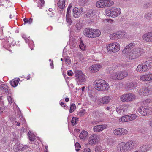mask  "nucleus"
Returning a JSON list of instances; mask_svg holds the SVG:
<instances>
[{
	"label": "nucleus",
	"mask_w": 152,
	"mask_h": 152,
	"mask_svg": "<svg viewBox=\"0 0 152 152\" xmlns=\"http://www.w3.org/2000/svg\"><path fill=\"white\" fill-rule=\"evenodd\" d=\"M136 44L132 42L126 46L122 51L123 53L125 54L126 57L129 60L136 59L142 56L145 52L144 49L140 47L134 48Z\"/></svg>",
	"instance_id": "nucleus-1"
},
{
	"label": "nucleus",
	"mask_w": 152,
	"mask_h": 152,
	"mask_svg": "<svg viewBox=\"0 0 152 152\" xmlns=\"http://www.w3.org/2000/svg\"><path fill=\"white\" fill-rule=\"evenodd\" d=\"M94 86L96 89L101 91H106L110 88L108 83L102 79L96 80L94 82Z\"/></svg>",
	"instance_id": "nucleus-2"
},
{
	"label": "nucleus",
	"mask_w": 152,
	"mask_h": 152,
	"mask_svg": "<svg viewBox=\"0 0 152 152\" xmlns=\"http://www.w3.org/2000/svg\"><path fill=\"white\" fill-rule=\"evenodd\" d=\"M136 142L135 141H129L126 143L122 142L118 144V147L121 152H128L135 147Z\"/></svg>",
	"instance_id": "nucleus-3"
},
{
	"label": "nucleus",
	"mask_w": 152,
	"mask_h": 152,
	"mask_svg": "<svg viewBox=\"0 0 152 152\" xmlns=\"http://www.w3.org/2000/svg\"><path fill=\"white\" fill-rule=\"evenodd\" d=\"M152 67V58H150L147 61L139 64L136 69V71L139 73L146 72Z\"/></svg>",
	"instance_id": "nucleus-4"
},
{
	"label": "nucleus",
	"mask_w": 152,
	"mask_h": 152,
	"mask_svg": "<svg viewBox=\"0 0 152 152\" xmlns=\"http://www.w3.org/2000/svg\"><path fill=\"white\" fill-rule=\"evenodd\" d=\"M106 48L109 53H114L118 51L120 49V44L117 42H114L107 45Z\"/></svg>",
	"instance_id": "nucleus-5"
},
{
	"label": "nucleus",
	"mask_w": 152,
	"mask_h": 152,
	"mask_svg": "<svg viewBox=\"0 0 152 152\" xmlns=\"http://www.w3.org/2000/svg\"><path fill=\"white\" fill-rule=\"evenodd\" d=\"M138 111L142 116L148 115L152 113L151 108L148 106H141L138 108Z\"/></svg>",
	"instance_id": "nucleus-6"
},
{
	"label": "nucleus",
	"mask_w": 152,
	"mask_h": 152,
	"mask_svg": "<svg viewBox=\"0 0 152 152\" xmlns=\"http://www.w3.org/2000/svg\"><path fill=\"white\" fill-rule=\"evenodd\" d=\"M135 95L132 93H129L122 95L120 99L123 102H128L133 101L135 99Z\"/></svg>",
	"instance_id": "nucleus-7"
},
{
	"label": "nucleus",
	"mask_w": 152,
	"mask_h": 152,
	"mask_svg": "<svg viewBox=\"0 0 152 152\" xmlns=\"http://www.w3.org/2000/svg\"><path fill=\"white\" fill-rule=\"evenodd\" d=\"M75 74L76 77V80L78 83H80L86 82V76L81 71H75Z\"/></svg>",
	"instance_id": "nucleus-8"
},
{
	"label": "nucleus",
	"mask_w": 152,
	"mask_h": 152,
	"mask_svg": "<svg viewBox=\"0 0 152 152\" xmlns=\"http://www.w3.org/2000/svg\"><path fill=\"white\" fill-rule=\"evenodd\" d=\"M111 100V98L109 96H104L98 100V104H108Z\"/></svg>",
	"instance_id": "nucleus-9"
},
{
	"label": "nucleus",
	"mask_w": 152,
	"mask_h": 152,
	"mask_svg": "<svg viewBox=\"0 0 152 152\" xmlns=\"http://www.w3.org/2000/svg\"><path fill=\"white\" fill-rule=\"evenodd\" d=\"M99 137L96 134H93L90 136L88 141L89 145H94L95 143L99 140Z\"/></svg>",
	"instance_id": "nucleus-10"
},
{
	"label": "nucleus",
	"mask_w": 152,
	"mask_h": 152,
	"mask_svg": "<svg viewBox=\"0 0 152 152\" xmlns=\"http://www.w3.org/2000/svg\"><path fill=\"white\" fill-rule=\"evenodd\" d=\"M83 10L81 7L79 9L77 7H75L73 10V16L75 18L79 17L81 14L83 12Z\"/></svg>",
	"instance_id": "nucleus-11"
},
{
	"label": "nucleus",
	"mask_w": 152,
	"mask_h": 152,
	"mask_svg": "<svg viewBox=\"0 0 152 152\" xmlns=\"http://www.w3.org/2000/svg\"><path fill=\"white\" fill-rule=\"evenodd\" d=\"M127 131L123 128H118L114 130L113 133L115 135L121 136L127 133Z\"/></svg>",
	"instance_id": "nucleus-12"
},
{
	"label": "nucleus",
	"mask_w": 152,
	"mask_h": 152,
	"mask_svg": "<svg viewBox=\"0 0 152 152\" xmlns=\"http://www.w3.org/2000/svg\"><path fill=\"white\" fill-rule=\"evenodd\" d=\"M123 36V34L122 32L121 31H119L111 34L110 37L111 40H118Z\"/></svg>",
	"instance_id": "nucleus-13"
},
{
	"label": "nucleus",
	"mask_w": 152,
	"mask_h": 152,
	"mask_svg": "<svg viewBox=\"0 0 152 152\" xmlns=\"http://www.w3.org/2000/svg\"><path fill=\"white\" fill-rule=\"evenodd\" d=\"M128 106L126 105H122L117 108V113L120 115L124 114L127 111Z\"/></svg>",
	"instance_id": "nucleus-14"
},
{
	"label": "nucleus",
	"mask_w": 152,
	"mask_h": 152,
	"mask_svg": "<svg viewBox=\"0 0 152 152\" xmlns=\"http://www.w3.org/2000/svg\"><path fill=\"white\" fill-rule=\"evenodd\" d=\"M151 91L148 88L146 87H142L140 88L138 93L141 96H145L149 94Z\"/></svg>",
	"instance_id": "nucleus-15"
},
{
	"label": "nucleus",
	"mask_w": 152,
	"mask_h": 152,
	"mask_svg": "<svg viewBox=\"0 0 152 152\" xmlns=\"http://www.w3.org/2000/svg\"><path fill=\"white\" fill-rule=\"evenodd\" d=\"M107 127L106 124L99 125L95 126L93 128V130L95 132H99L106 129Z\"/></svg>",
	"instance_id": "nucleus-16"
},
{
	"label": "nucleus",
	"mask_w": 152,
	"mask_h": 152,
	"mask_svg": "<svg viewBox=\"0 0 152 152\" xmlns=\"http://www.w3.org/2000/svg\"><path fill=\"white\" fill-rule=\"evenodd\" d=\"M94 31L93 28H88L84 29L83 34L86 37L89 38H92V34L94 32Z\"/></svg>",
	"instance_id": "nucleus-17"
},
{
	"label": "nucleus",
	"mask_w": 152,
	"mask_h": 152,
	"mask_svg": "<svg viewBox=\"0 0 152 152\" xmlns=\"http://www.w3.org/2000/svg\"><path fill=\"white\" fill-rule=\"evenodd\" d=\"M142 39L147 42H152V32L144 34L142 36Z\"/></svg>",
	"instance_id": "nucleus-18"
},
{
	"label": "nucleus",
	"mask_w": 152,
	"mask_h": 152,
	"mask_svg": "<svg viewBox=\"0 0 152 152\" xmlns=\"http://www.w3.org/2000/svg\"><path fill=\"white\" fill-rule=\"evenodd\" d=\"M138 83L137 82L133 81L128 83L126 86L127 89L132 90L135 88L137 86Z\"/></svg>",
	"instance_id": "nucleus-19"
},
{
	"label": "nucleus",
	"mask_w": 152,
	"mask_h": 152,
	"mask_svg": "<svg viewBox=\"0 0 152 152\" xmlns=\"http://www.w3.org/2000/svg\"><path fill=\"white\" fill-rule=\"evenodd\" d=\"M113 17L114 18L120 15L121 12V10L120 8L112 7V10Z\"/></svg>",
	"instance_id": "nucleus-20"
},
{
	"label": "nucleus",
	"mask_w": 152,
	"mask_h": 152,
	"mask_svg": "<svg viewBox=\"0 0 152 152\" xmlns=\"http://www.w3.org/2000/svg\"><path fill=\"white\" fill-rule=\"evenodd\" d=\"M102 66V65L100 64L93 65L90 68L91 72L93 73L99 71Z\"/></svg>",
	"instance_id": "nucleus-21"
},
{
	"label": "nucleus",
	"mask_w": 152,
	"mask_h": 152,
	"mask_svg": "<svg viewBox=\"0 0 152 152\" xmlns=\"http://www.w3.org/2000/svg\"><path fill=\"white\" fill-rule=\"evenodd\" d=\"M120 80H122L124 78L126 77L128 74L127 71L126 70H122L119 71Z\"/></svg>",
	"instance_id": "nucleus-22"
},
{
	"label": "nucleus",
	"mask_w": 152,
	"mask_h": 152,
	"mask_svg": "<svg viewBox=\"0 0 152 152\" xmlns=\"http://www.w3.org/2000/svg\"><path fill=\"white\" fill-rule=\"evenodd\" d=\"M88 135V133L86 131L83 130L79 135V137L81 139L84 140L87 138Z\"/></svg>",
	"instance_id": "nucleus-23"
},
{
	"label": "nucleus",
	"mask_w": 152,
	"mask_h": 152,
	"mask_svg": "<svg viewBox=\"0 0 152 152\" xmlns=\"http://www.w3.org/2000/svg\"><path fill=\"white\" fill-rule=\"evenodd\" d=\"M104 2V0H101L98 1L96 2V5L97 7H105Z\"/></svg>",
	"instance_id": "nucleus-24"
},
{
	"label": "nucleus",
	"mask_w": 152,
	"mask_h": 152,
	"mask_svg": "<svg viewBox=\"0 0 152 152\" xmlns=\"http://www.w3.org/2000/svg\"><path fill=\"white\" fill-rule=\"evenodd\" d=\"M59 8L63 10L65 7V0H59L57 3Z\"/></svg>",
	"instance_id": "nucleus-25"
},
{
	"label": "nucleus",
	"mask_w": 152,
	"mask_h": 152,
	"mask_svg": "<svg viewBox=\"0 0 152 152\" xmlns=\"http://www.w3.org/2000/svg\"><path fill=\"white\" fill-rule=\"evenodd\" d=\"M119 71L113 73L110 75L111 78L115 80H120Z\"/></svg>",
	"instance_id": "nucleus-26"
},
{
	"label": "nucleus",
	"mask_w": 152,
	"mask_h": 152,
	"mask_svg": "<svg viewBox=\"0 0 152 152\" xmlns=\"http://www.w3.org/2000/svg\"><path fill=\"white\" fill-rule=\"evenodd\" d=\"M94 32L92 34V38H95L100 36L101 32L100 31L97 29H93Z\"/></svg>",
	"instance_id": "nucleus-27"
},
{
	"label": "nucleus",
	"mask_w": 152,
	"mask_h": 152,
	"mask_svg": "<svg viewBox=\"0 0 152 152\" xmlns=\"http://www.w3.org/2000/svg\"><path fill=\"white\" fill-rule=\"evenodd\" d=\"M19 81L20 79L19 78L14 79L10 81V84L12 86L15 87L17 86Z\"/></svg>",
	"instance_id": "nucleus-28"
},
{
	"label": "nucleus",
	"mask_w": 152,
	"mask_h": 152,
	"mask_svg": "<svg viewBox=\"0 0 152 152\" xmlns=\"http://www.w3.org/2000/svg\"><path fill=\"white\" fill-rule=\"evenodd\" d=\"M149 146L148 145H146L140 148L139 152H146L149 150Z\"/></svg>",
	"instance_id": "nucleus-29"
},
{
	"label": "nucleus",
	"mask_w": 152,
	"mask_h": 152,
	"mask_svg": "<svg viewBox=\"0 0 152 152\" xmlns=\"http://www.w3.org/2000/svg\"><path fill=\"white\" fill-rule=\"evenodd\" d=\"M140 78L143 81H149L148 74H145L140 75Z\"/></svg>",
	"instance_id": "nucleus-30"
},
{
	"label": "nucleus",
	"mask_w": 152,
	"mask_h": 152,
	"mask_svg": "<svg viewBox=\"0 0 152 152\" xmlns=\"http://www.w3.org/2000/svg\"><path fill=\"white\" fill-rule=\"evenodd\" d=\"M104 2L105 7L111 6L114 4L113 1L110 0H104Z\"/></svg>",
	"instance_id": "nucleus-31"
},
{
	"label": "nucleus",
	"mask_w": 152,
	"mask_h": 152,
	"mask_svg": "<svg viewBox=\"0 0 152 152\" xmlns=\"http://www.w3.org/2000/svg\"><path fill=\"white\" fill-rule=\"evenodd\" d=\"M137 115L135 114H132L127 115V118L128 121H132L136 119Z\"/></svg>",
	"instance_id": "nucleus-32"
},
{
	"label": "nucleus",
	"mask_w": 152,
	"mask_h": 152,
	"mask_svg": "<svg viewBox=\"0 0 152 152\" xmlns=\"http://www.w3.org/2000/svg\"><path fill=\"white\" fill-rule=\"evenodd\" d=\"M112 8L111 9L108 8L106 10L105 13L106 15L108 16H110L113 17Z\"/></svg>",
	"instance_id": "nucleus-33"
},
{
	"label": "nucleus",
	"mask_w": 152,
	"mask_h": 152,
	"mask_svg": "<svg viewBox=\"0 0 152 152\" xmlns=\"http://www.w3.org/2000/svg\"><path fill=\"white\" fill-rule=\"evenodd\" d=\"M119 121L121 122H124L128 121L127 118V115L121 117L119 120Z\"/></svg>",
	"instance_id": "nucleus-34"
},
{
	"label": "nucleus",
	"mask_w": 152,
	"mask_h": 152,
	"mask_svg": "<svg viewBox=\"0 0 152 152\" xmlns=\"http://www.w3.org/2000/svg\"><path fill=\"white\" fill-rule=\"evenodd\" d=\"M145 18L149 20H152V11L146 14L145 15Z\"/></svg>",
	"instance_id": "nucleus-35"
},
{
	"label": "nucleus",
	"mask_w": 152,
	"mask_h": 152,
	"mask_svg": "<svg viewBox=\"0 0 152 152\" xmlns=\"http://www.w3.org/2000/svg\"><path fill=\"white\" fill-rule=\"evenodd\" d=\"M28 135L30 141H34L35 139V136L34 134H32L31 132H29L28 134Z\"/></svg>",
	"instance_id": "nucleus-36"
},
{
	"label": "nucleus",
	"mask_w": 152,
	"mask_h": 152,
	"mask_svg": "<svg viewBox=\"0 0 152 152\" xmlns=\"http://www.w3.org/2000/svg\"><path fill=\"white\" fill-rule=\"evenodd\" d=\"M76 108V107L75 104L72 103L70 105L69 113H72L73 112Z\"/></svg>",
	"instance_id": "nucleus-37"
},
{
	"label": "nucleus",
	"mask_w": 152,
	"mask_h": 152,
	"mask_svg": "<svg viewBox=\"0 0 152 152\" xmlns=\"http://www.w3.org/2000/svg\"><path fill=\"white\" fill-rule=\"evenodd\" d=\"M45 2L44 0H39L38 2V7L41 8L43 7L45 4Z\"/></svg>",
	"instance_id": "nucleus-38"
},
{
	"label": "nucleus",
	"mask_w": 152,
	"mask_h": 152,
	"mask_svg": "<svg viewBox=\"0 0 152 152\" xmlns=\"http://www.w3.org/2000/svg\"><path fill=\"white\" fill-rule=\"evenodd\" d=\"M66 21L69 25H71L72 21L70 18V14H66Z\"/></svg>",
	"instance_id": "nucleus-39"
},
{
	"label": "nucleus",
	"mask_w": 152,
	"mask_h": 152,
	"mask_svg": "<svg viewBox=\"0 0 152 152\" xmlns=\"http://www.w3.org/2000/svg\"><path fill=\"white\" fill-rule=\"evenodd\" d=\"M115 69V68L112 67L107 68L106 69V71L108 73L110 74L111 75V74H112V72Z\"/></svg>",
	"instance_id": "nucleus-40"
},
{
	"label": "nucleus",
	"mask_w": 152,
	"mask_h": 152,
	"mask_svg": "<svg viewBox=\"0 0 152 152\" xmlns=\"http://www.w3.org/2000/svg\"><path fill=\"white\" fill-rule=\"evenodd\" d=\"M102 150V148L101 146L98 145L95 147V152H101Z\"/></svg>",
	"instance_id": "nucleus-41"
},
{
	"label": "nucleus",
	"mask_w": 152,
	"mask_h": 152,
	"mask_svg": "<svg viewBox=\"0 0 152 152\" xmlns=\"http://www.w3.org/2000/svg\"><path fill=\"white\" fill-rule=\"evenodd\" d=\"M21 145L20 144L15 145L14 147V148L15 149L16 151H19L21 150Z\"/></svg>",
	"instance_id": "nucleus-42"
},
{
	"label": "nucleus",
	"mask_w": 152,
	"mask_h": 152,
	"mask_svg": "<svg viewBox=\"0 0 152 152\" xmlns=\"http://www.w3.org/2000/svg\"><path fill=\"white\" fill-rule=\"evenodd\" d=\"M89 95L91 99L93 101L95 102L96 101L97 99L96 96H93L91 94H89Z\"/></svg>",
	"instance_id": "nucleus-43"
},
{
	"label": "nucleus",
	"mask_w": 152,
	"mask_h": 152,
	"mask_svg": "<svg viewBox=\"0 0 152 152\" xmlns=\"http://www.w3.org/2000/svg\"><path fill=\"white\" fill-rule=\"evenodd\" d=\"M78 118H77L75 117H73L71 121V123L73 126L76 125V123L77 121Z\"/></svg>",
	"instance_id": "nucleus-44"
},
{
	"label": "nucleus",
	"mask_w": 152,
	"mask_h": 152,
	"mask_svg": "<svg viewBox=\"0 0 152 152\" xmlns=\"http://www.w3.org/2000/svg\"><path fill=\"white\" fill-rule=\"evenodd\" d=\"M80 48L82 50H85L86 46L83 43L82 41L80 42V44L79 45Z\"/></svg>",
	"instance_id": "nucleus-45"
},
{
	"label": "nucleus",
	"mask_w": 152,
	"mask_h": 152,
	"mask_svg": "<svg viewBox=\"0 0 152 152\" xmlns=\"http://www.w3.org/2000/svg\"><path fill=\"white\" fill-rule=\"evenodd\" d=\"M75 149L77 151L80 150V145L78 142H77L75 145Z\"/></svg>",
	"instance_id": "nucleus-46"
},
{
	"label": "nucleus",
	"mask_w": 152,
	"mask_h": 152,
	"mask_svg": "<svg viewBox=\"0 0 152 152\" xmlns=\"http://www.w3.org/2000/svg\"><path fill=\"white\" fill-rule=\"evenodd\" d=\"M20 122V123H22V124H24L26 122L25 119L23 118L22 116H20V119L19 121Z\"/></svg>",
	"instance_id": "nucleus-47"
},
{
	"label": "nucleus",
	"mask_w": 152,
	"mask_h": 152,
	"mask_svg": "<svg viewBox=\"0 0 152 152\" xmlns=\"http://www.w3.org/2000/svg\"><path fill=\"white\" fill-rule=\"evenodd\" d=\"M60 105L62 107H64V108L65 109H67L68 108V107L66 105V104H65L63 102H61L60 101Z\"/></svg>",
	"instance_id": "nucleus-48"
},
{
	"label": "nucleus",
	"mask_w": 152,
	"mask_h": 152,
	"mask_svg": "<svg viewBox=\"0 0 152 152\" xmlns=\"http://www.w3.org/2000/svg\"><path fill=\"white\" fill-rule=\"evenodd\" d=\"M88 11H89V12H87V13L86 14V15L87 17L89 18L90 17L91 15L93 14L92 13V12L90 10Z\"/></svg>",
	"instance_id": "nucleus-49"
},
{
	"label": "nucleus",
	"mask_w": 152,
	"mask_h": 152,
	"mask_svg": "<svg viewBox=\"0 0 152 152\" xmlns=\"http://www.w3.org/2000/svg\"><path fill=\"white\" fill-rule=\"evenodd\" d=\"M72 6V5L71 4H70L69 5L66 11V14H70V9Z\"/></svg>",
	"instance_id": "nucleus-50"
},
{
	"label": "nucleus",
	"mask_w": 152,
	"mask_h": 152,
	"mask_svg": "<svg viewBox=\"0 0 152 152\" xmlns=\"http://www.w3.org/2000/svg\"><path fill=\"white\" fill-rule=\"evenodd\" d=\"M84 111V110H83L80 112H79L78 114V115L80 117L83 116L85 114Z\"/></svg>",
	"instance_id": "nucleus-51"
},
{
	"label": "nucleus",
	"mask_w": 152,
	"mask_h": 152,
	"mask_svg": "<svg viewBox=\"0 0 152 152\" xmlns=\"http://www.w3.org/2000/svg\"><path fill=\"white\" fill-rule=\"evenodd\" d=\"M28 45L31 49L33 50V47L34 46L33 42L32 41Z\"/></svg>",
	"instance_id": "nucleus-52"
},
{
	"label": "nucleus",
	"mask_w": 152,
	"mask_h": 152,
	"mask_svg": "<svg viewBox=\"0 0 152 152\" xmlns=\"http://www.w3.org/2000/svg\"><path fill=\"white\" fill-rule=\"evenodd\" d=\"M67 74L69 76H72L73 73L72 71L69 70L67 71Z\"/></svg>",
	"instance_id": "nucleus-53"
},
{
	"label": "nucleus",
	"mask_w": 152,
	"mask_h": 152,
	"mask_svg": "<svg viewBox=\"0 0 152 152\" xmlns=\"http://www.w3.org/2000/svg\"><path fill=\"white\" fill-rule=\"evenodd\" d=\"M7 86V85H6L4 84H2L1 85L0 88L1 90H3L4 88H5Z\"/></svg>",
	"instance_id": "nucleus-54"
},
{
	"label": "nucleus",
	"mask_w": 152,
	"mask_h": 152,
	"mask_svg": "<svg viewBox=\"0 0 152 152\" xmlns=\"http://www.w3.org/2000/svg\"><path fill=\"white\" fill-rule=\"evenodd\" d=\"M7 99L10 103H12V100L11 97L10 96H7Z\"/></svg>",
	"instance_id": "nucleus-55"
},
{
	"label": "nucleus",
	"mask_w": 152,
	"mask_h": 152,
	"mask_svg": "<svg viewBox=\"0 0 152 152\" xmlns=\"http://www.w3.org/2000/svg\"><path fill=\"white\" fill-rule=\"evenodd\" d=\"M149 77V81H152V73H148Z\"/></svg>",
	"instance_id": "nucleus-56"
},
{
	"label": "nucleus",
	"mask_w": 152,
	"mask_h": 152,
	"mask_svg": "<svg viewBox=\"0 0 152 152\" xmlns=\"http://www.w3.org/2000/svg\"><path fill=\"white\" fill-rule=\"evenodd\" d=\"M84 152H91V151L89 148H86L84 149Z\"/></svg>",
	"instance_id": "nucleus-57"
},
{
	"label": "nucleus",
	"mask_w": 152,
	"mask_h": 152,
	"mask_svg": "<svg viewBox=\"0 0 152 152\" xmlns=\"http://www.w3.org/2000/svg\"><path fill=\"white\" fill-rule=\"evenodd\" d=\"M3 91L4 92H5L6 93H7L8 92L9 90L8 89V88L7 86H6V87L5 88H4Z\"/></svg>",
	"instance_id": "nucleus-58"
},
{
	"label": "nucleus",
	"mask_w": 152,
	"mask_h": 152,
	"mask_svg": "<svg viewBox=\"0 0 152 152\" xmlns=\"http://www.w3.org/2000/svg\"><path fill=\"white\" fill-rule=\"evenodd\" d=\"M75 28H76V29H77L78 30H79L81 29V27L79 24H78V25L77 24L75 26Z\"/></svg>",
	"instance_id": "nucleus-59"
},
{
	"label": "nucleus",
	"mask_w": 152,
	"mask_h": 152,
	"mask_svg": "<svg viewBox=\"0 0 152 152\" xmlns=\"http://www.w3.org/2000/svg\"><path fill=\"white\" fill-rule=\"evenodd\" d=\"M50 65L52 69H53L54 68L53 61H52V62L50 64Z\"/></svg>",
	"instance_id": "nucleus-60"
},
{
	"label": "nucleus",
	"mask_w": 152,
	"mask_h": 152,
	"mask_svg": "<svg viewBox=\"0 0 152 152\" xmlns=\"http://www.w3.org/2000/svg\"><path fill=\"white\" fill-rule=\"evenodd\" d=\"M22 37L25 40H26V39L27 38L25 34H23L22 35Z\"/></svg>",
	"instance_id": "nucleus-61"
},
{
	"label": "nucleus",
	"mask_w": 152,
	"mask_h": 152,
	"mask_svg": "<svg viewBox=\"0 0 152 152\" xmlns=\"http://www.w3.org/2000/svg\"><path fill=\"white\" fill-rule=\"evenodd\" d=\"M23 21L24 22V24L26 23H28V20L27 18H24L23 19Z\"/></svg>",
	"instance_id": "nucleus-62"
},
{
	"label": "nucleus",
	"mask_w": 152,
	"mask_h": 152,
	"mask_svg": "<svg viewBox=\"0 0 152 152\" xmlns=\"http://www.w3.org/2000/svg\"><path fill=\"white\" fill-rule=\"evenodd\" d=\"M151 101V99H149L145 100V102H146L147 103H149Z\"/></svg>",
	"instance_id": "nucleus-63"
},
{
	"label": "nucleus",
	"mask_w": 152,
	"mask_h": 152,
	"mask_svg": "<svg viewBox=\"0 0 152 152\" xmlns=\"http://www.w3.org/2000/svg\"><path fill=\"white\" fill-rule=\"evenodd\" d=\"M150 135H147L145 136L144 137V138L145 139H146L147 140L148 139L150 138Z\"/></svg>",
	"instance_id": "nucleus-64"
}]
</instances>
